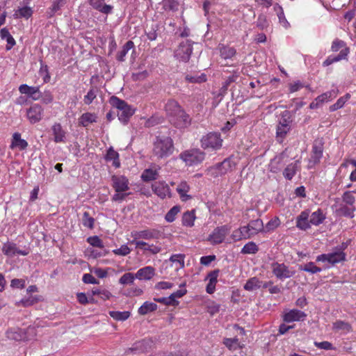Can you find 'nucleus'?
I'll return each instance as SVG.
<instances>
[{"label": "nucleus", "mask_w": 356, "mask_h": 356, "mask_svg": "<svg viewBox=\"0 0 356 356\" xmlns=\"http://www.w3.org/2000/svg\"><path fill=\"white\" fill-rule=\"evenodd\" d=\"M332 330L341 334H346L353 332V327L348 322L337 320L332 323Z\"/></svg>", "instance_id": "7c9ffc66"}, {"label": "nucleus", "mask_w": 356, "mask_h": 356, "mask_svg": "<svg viewBox=\"0 0 356 356\" xmlns=\"http://www.w3.org/2000/svg\"><path fill=\"white\" fill-rule=\"evenodd\" d=\"M87 242L92 247L99 248L100 249L104 248L103 241L97 236L88 237L87 238Z\"/></svg>", "instance_id": "69168bd1"}, {"label": "nucleus", "mask_w": 356, "mask_h": 356, "mask_svg": "<svg viewBox=\"0 0 356 356\" xmlns=\"http://www.w3.org/2000/svg\"><path fill=\"white\" fill-rule=\"evenodd\" d=\"M163 122V118L158 115H152L148 118L145 122V127H152L161 124Z\"/></svg>", "instance_id": "774afa93"}, {"label": "nucleus", "mask_w": 356, "mask_h": 356, "mask_svg": "<svg viewBox=\"0 0 356 356\" xmlns=\"http://www.w3.org/2000/svg\"><path fill=\"white\" fill-rule=\"evenodd\" d=\"M291 123L292 119L290 112L289 111L282 112L277 124L281 126H291Z\"/></svg>", "instance_id": "6e6d98bb"}, {"label": "nucleus", "mask_w": 356, "mask_h": 356, "mask_svg": "<svg viewBox=\"0 0 356 356\" xmlns=\"http://www.w3.org/2000/svg\"><path fill=\"white\" fill-rule=\"evenodd\" d=\"M350 94L346 93L344 96L337 99V102L331 105L329 108L330 111L333 112L344 106L345 104L350 99Z\"/></svg>", "instance_id": "de8ad7c7"}, {"label": "nucleus", "mask_w": 356, "mask_h": 356, "mask_svg": "<svg viewBox=\"0 0 356 356\" xmlns=\"http://www.w3.org/2000/svg\"><path fill=\"white\" fill-rule=\"evenodd\" d=\"M2 252L7 257H13L16 254L26 256L29 254V248L19 250L15 243L7 242L4 243L1 248Z\"/></svg>", "instance_id": "2eb2a0df"}, {"label": "nucleus", "mask_w": 356, "mask_h": 356, "mask_svg": "<svg viewBox=\"0 0 356 356\" xmlns=\"http://www.w3.org/2000/svg\"><path fill=\"white\" fill-rule=\"evenodd\" d=\"M28 147V143L21 138V134L15 132L12 136L11 144L10 148L11 149H18L20 151L24 150Z\"/></svg>", "instance_id": "bb28decb"}, {"label": "nucleus", "mask_w": 356, "mask_h": 356, "mask_svg": "<svg viewBox=\"0 0 356 356\" xmlns=\"http://www.w3.org/2000/svg\"><path fill=\"white\" fill-rule=\"evenodd\" d=\"M136 275L131 273H124L119 280V283L120 284H131L134 283L135 280Z\"/></svg>", "instance_id": "0e129e2a"}, {"label": "nucleus", "mask_w": 356, "mask_h": 356, "mask_svg": "<svg viewBox=\"0 0 356 356\" xmlns=\"http://www.w3.org/2000/svg\"><path fill=\"white\" fill-rule=\"evenodd\" d=\"M184 108L175 99H169L165 105V111L167 116L169 118V121L172 118H174L176 115L179 114Z\"/></svg>", "instance_id": "6ab92c4d"}, {"label": "nucleus", "mask_w": 356, "mask_h": 356, "mask_svg": "<svg viewBox=\"0 0 356 356\" xmlns=\"http://www.w3.org/2000/svg\"><path fill=\"white\" fill-rule=\"evenodd\" d=\"M258 251L259 248L257 245L254 242L250 241L243 247L241 250V253L243 254H256Z\"/></svg>", "instance_id": "864d4df0"}, {"label": "nucleus", "mask_w": 356, "mask_h": 356, "mask_svg": "<svg viewBox=\"0 0 356 356\" xmlns=\"http://www.w3.org/2000/svg\"><path fill=\"white\" fill-rule=\"evenodd\" d=\"M82 224L85 227L92 229L95 225V218L90 216L88 211H85L82 216Z\"/></svg>", "instance_id": "bf43d9fd"}, {"label": "nucleus", "mask_w": 356, "mask_h": 356, "mask_svg": "<svg viewBox=\"0 0 356 356\" xmlns=\"http://www.w3.org/2000/svg\"><path fill=\"white\" fill-rule=\"evenodd\" d=\"M109 315L115 321H125L128 319L131 313L128 311L119 312V311H110Z\"/></svg>", "instance_id": "603ef678"}, {"label": "nucleus", "mask_w": 356, "mask_h": 356, "mask_svg": "<svg viewBox=\"0 0 356 356\" xmlns=\"http://www.w3.org/2000/svg\"><path fill=\"white\" fill-rule=\"evenodd\" d=\"M238 76L235 74H232L227 78V79L223 83L221 88H220V93L221 94H225L228 90V87L229 85L234 82L236 81Z\"/></svg>", "instance_id": "338daca9"}, {"label": "nucleus", "mask_w": 356, "mask_h": 356, "mask_svg": "<svg viewBox=\"0 0 356 356\" xmlns=\"http://www.w3.org/2000/svg\"><path fill=\"white\" fill-rule=\"evenodd\" d=\"M196 219L195 210L192 209L184 212L182 215L181 222L183 226L192 227Z\"/></svg>", "instance_id": "e433bc0d"}, {"label": "nucleus", "mask_w": 356, "mask_h": 356, "mask_svg": "<svg viewBox=\"0 0 356 356\" xmlns=\"http://www.w3.org/2000/svg\"><path fill=\"white\" fill-rule=\"evenodd\" d=\"M105 160L108 162L112 161V165L115 168H119L121 165L120 155L118 152L114 150L113 147H110L105 156Z\"/></svg>", "instance_id": "2f4dec72"}, {"label": "nucleus", "mask_w": 356, "mask_h": 356, "mask_svg": "<svg viewBox=\"0 0 356 356\" xmlns=\"http://www.w3.org/2000/svg\"><path fill=\"white\" fill-rule=\"evenodd\" d=\"M105 0H88L89 4L96 10L108 15L112 13L113 6L104 3Z\"/></svg>", "instance_id": "5701e85b"}, {"label": "nucleus", "mask_w": 356, "mask_h": 356, "mask_svg": "<svg viewBox=\"0 0 356 356\" xmlns=\"http://www.w3.org/2000/svg\"><path fill=\"white\" fill-rule=\"evenodd\" d=\"M346 260V254L344 248L337 247L332 252L319 254L316 258V262H322L326 264L325 268H329Z\"/></svg>", "instance_id": "7ed1b4c3"}, {"label": "nucleus", "mask_w": 356, "mask_h": 356, "mask_svg": "<svg viewBox=\"0 0 356 356\" xmlns=\"http://www.w3.org/2000/svg\"><path fill=\"white\" fill-rule=\"evenodd\" d=\"M190 189L191 186L186 181H181L178 184L176 191L182 202H186L193 198L192 195L188 194Z\"/></svg>", "instance_id": "b1692460"}, {"label": "nucleus", "mask_w": 356, "mask_h": 356, "mask_svg": "<svg viewBox=\"0 0 356 356\" xmlns=\"http://www.w3.org/2000/svg\"><path fill=\"white\" fill-rule=\"evenodd\" d=\"M44 109L39 104H33L26 111V116L31 124L40 122L43 117Z\"/></svg>", "instance_id": "dca6fc26"}, {"label": "nucleus", "mask_w": 356, "mask_h": 356, "mask_svg": "<svg viewBox=\"0 0 356 356\" xmlns=\"http://www.w3.org/2000/svg\"><path fill=\"white\" fill-rule=\"evenodd\" d=\"M355 207H350L346 204H341L339 208L336 209L335 212L338 216H342L353 218L354 217Z\"/></svg>", "instance_id": "c9c22d12"}, {"label": "nucleus", "mask_w": 356, "mask_h": 356, "mask_svg": "<svg viewBox=\"0 0 356 356\" xmlns=\"http://www.w3.org/2000/svg\"><path fill=\"white\" fill-rule=\"evenodd\" d=\"M93 296H98L102 300H109L112 296V293L106 289L97 288L92 291Z\"/></svg>", "instance_id": "3c124183"}, {"label": "nucleus", "mask_w": 356, "mask_h": 356, "mask_svg": "<svg viewBox=\"0 0 356 356\" xmlns=\"http://www.w3.org/2000/svg\"><path fill=\"white\" fill-rule=\"evenodd\" d=\"M235 163L229 159H225L222 162L216 164V165L213 166V168L211 170H218L219 173L215 174L214 177H217L218 176H222L223 175H225L229 171L232 170V169L235 167Z\"/></svg>", "instance_id": "aec40b11"}, {"label": "nucleus", "mask_w": 356, "mask_h": 356, "mask_svg": "<svg viewBox=\"0 0 356 356\" xmlns=\"http://www.w3.org/2000/svg\"><path fill=\"white\" fill-rule=\"evenodd\" d=\"M33 13V11L31 7L24 6L17 10L13 16L15 18L24 17L29 19L32 16Z\"/></svg>", "instance_id": "49530a36"}, {"label": "nucleus", "mask_w": 356, "mask_h": 356, "mask_svg": "<svg viewBox=\"0 0 356 356\" xmlns=\"http://www.w3.org/2000/svg\"><path fill=\"white\" fill-rule=\"evenodd\" d=\"M98 88L92 86L87 94L84 96L83 102L86 105H90L93 100L97 97Z\"/></svg>", "instance_id": "13d9d810"}, {"label": "nucleus", "mask_w": 356, "mask_h": 356, "mask_svg": "<svg viewBox=\"0 0 356 356\" xmlns=\"http://www.w3.org/2000/svg\"><path fill=\"white\" fill-rule=\"evenodd\" d=\"M173 140L170 136H156L153 143L152 154L157 159L170 156L174 152Z\"/></svg>", "instance_id": "f257e3e1"}, {"label": "nucleus", "mask_w": 356, "mask_h": 356, "mask_svg": "<svg viewBox=\"0 0 356 356\" xmlns=\"http://www.w3.org/2000/svg\"><path fill=\"white\" fill-rule=\"evenodd\" d=\"M309 210L302 211L296 218V227L301 230H307L310 228Z\"/></svg>", "instance_id": "393cba45"}, {"label": "nucleus", "mask_w": 356, "mask_h": 356, "mask_svg": "<svg viewBox=\"0 0 356 356\" xmlns=\"http://www.w3.org/2000/svg\"><path fill=\"white\" fill-rule=\"evenodd\" d=\"M170 122L178 129H185L189 127L192 123V118L183 109L179 114L172 118Z\"/></svg>", "instance_id": "9d476101"}, {"label": "nucleus", "mask_w": 356, "mask_h": 356, "mask_svg": "<svg viewBox=\"0 0 356 356\" xmlns=\"http://www.w3.org/2000/svg\"><path fill=\"white\" fill-rule=\"evenodd\" d=\"M185 79L188 83H201L206 82L207 80V75L204 73H202L201 74H187L185 76Z\"/></svg>", "instance_id": "8fccbe9b"}, {"label": "nucleus", "mask_w": 356, "mask_h": 356, "mask_svg": "<svg viewBox=\"0 0 356 356\" xmlns=\"http://www.w3.org/2000/svg\"><path fill=\"white\" fill-rule=\"evenodd\" d=\"M299 269L300 270L308 272L312 274L320 273L322 270L321 268L316 266L315 264L312 261L308 262L306 264H305L304 266H300Z\"/></svg>", "instance_id": "4d7b16f0"}, {"label": "nucleus", "mask_w": 356, "mask_h": 356, "mask_svg": "<svg viewBox=\"0 0 356 356\" xmlns=\"http://www.w3.org/2000/svg\"><path fill=\"white\" fill-rule=\"evenodd\" d=\"M193 52V42L186 40L179 44L175 51V56L181 62L187 63Z\"/></svg>", "instance_id": "6e6552de"}, {"label": "nucleus", "mask_w": 356, "mask_h": 356, "mask_svg": "<svg viewBox=\"0 0 356 356\" xmlns=\"http://www.w3.org/2000/svg\"><path fill=\"white\" fill-rule=\"evenodd\" d=\"M97 116L95 113H84L79 119V124L84 127H87L90 124L96 122Z\"/></svg>", "instance_id": "4c0bfd02"}, {"label": "nucleus", "mask_w": 356, "mask_h": 356, "mask_svg": "<svg viewBox=\"0 0 356 356\" xmlns=\"http://www.w3.org/2000/svg\"><path fill=\"white\" fill-rule=\"evenodd\" d=\"M160 170V167L158 168H151L145 169L142 175H141V179L143 181L145 182H148L150 181H154L157 179L159 177V170Z\"/></svg>", "instance_id": "f704fd0d"}, {"label": "nucleus", "mask_w": 356, "mask_h": 356, "mask_svg": "<svg viewBox=\"0 0 356 356\" xmlns=\"http://www.w3.org/2000/svg\"><path fill=\"white\" fill-rule=\"evenodd\" d=\"M271 268L275 276L280 280L289 278L295 274V271L289 270L284 264L274 262L271 265Z\"/></svg>", "instance_id": "ddd939ff"}, {"label": "nucleus", "mask_w": 356, "mask_h": 356, "mask_svg": "<svg viewBox=\"0 0 356 356\" xmlns=\"http://www.w3.org/2000/svg\"><path fill=\"white\" fill-rule=\"evenodd\" d=\"M51 130L55 143H65L66 132L60 123H54Z\"/></svg>", "instance_id": "c756f323"}, {"label": "nucleus", "mask_w": 356, "mask_h": 356, "mask_svg": "<svg viewBox=\"0 0 356 356\" xmlns=\"http://www.w3.org/2000/svg\"><path fill=\"white\" fill-rule=\"evenodd\" d=\"M180 206L175 205L172 207L165 214V220L168 222H172L175 221L177 215L180 212Z\"/></svg>", "instance_id": "5fc2aeb1"}, {"label": "nucleus", "mask_w": 356, "mask_h": 356, "mask_svg": "<svg viewBox=\"0 0 356 356\" xmlns=\"http://www.w3.org/2000/svg\"><path fill=\"white\" fill-rule=\"evenodd\" d=\"M325 217L321 209L313 212L311 215L309 214V222L311 225H319L325 220Z\"/></svg>", "instance_id": "79ce46f5"}, {"label": "nucleus", "mask_w": 356, "mask_h": 356, "mask_svg": "<svg viewBox=\"0 0 356 356\" xmlns=\"http://www.w3.org/2000/svg\"><path fill=\"white\" fill-rule=\"evenodd\" d=\"M131 243L134 244L136 248H139L144 251H147L153 254H158L161 252V247L154 244H149L145 241L140 240H132Z\"/></svg>", "instance_id": "412c9836"}, {"label": "nucleus", "mask_w": 356, "mask_h": 356, "mask_svg": "<svg viewBox=\"0 0 356 356\" xmlns=\"http://www.w3.org/2000/svg\"><path fill=\"white\" fill-rule=\"evenodd\" d=\"M349 164H351L355 168V170L350 173V180L351 181H356V160L347 159L341 164V168H347Z\"/></svg>", "instance_id": "680f3d73"}, {"label": "nucleus", "mask_w": 356, "mask_h": 356, "mask_svg": "<svg viewBox=\"0 0 356 356\" xmlns=\"http://www.w3.org/2000/svg\"><path fill=\"white\" fill-rule=\"evenodd\" d=\"M248 226L250 229V234H252V236L264 230L263 221L259 218L251 220L248 223Z\"/></svg>", "instance_id": "a19ab883"}, {"label": "nucleus", "mask_w": 356, "mask_h": 356, "mask_svg": "<svg viewBox=\"0 0 356 356\" xmlns=\"http://www.w3.org/2000/svg\"><path fill=\"white\" fill-rule=\"evenodd\" d=\"M291 129V126H281L277 124L276 127V139L277 142L282 143L284 140L286 138L287 134Z\"/></svg>", "instance_id": "58836bf2"}, {"label": "nucleus", "mask_w": 356, "mask_h": 356, "mask_svg": "<svg viewBox=\"0 0 356 356\" xmlns=\"http://www.w3.org/2000/svg\"><path fill=\"white\" fill-rule=\"evenodd\" d=\"M220 270L216 269L214 270L211 271L207 275V279L209 280V282L206 287V291L212 294L214 293L216 290V285L218 282V277L219 275Z\"/></svg>", "instance_id": "cd10ccee"}, {"label": "nucleus", "mask_w": 356, "mask_h": 356, "mask_svg": "<svg viewBox=\"0 0 356 356\" xmlns=\"http://www.w3.org/2000/svg\"><path fill=\"white\" fill-rule=\"evenodd\" d=\"M229 232V228L227 225L218 227L209 236L208 241L213 245L220 244L223 242Z\"/></svg>", "instance_id": "f8f14e48"}, {"label": "nucleus", "mask_w": 356, "mask_h": 356, "mask_svg": "<svg viewBox=\"0 0 356 356\" xmlns=\"http://www.w3.org/2000/svg\"><path fill=\"white\" fill-rule=\"evenodd\" d=\"M155 275V269L152 266H145L140 268L136 273V277L139 280H151Z\"/></svg>", "instance_id": "473e14b6"}, {"label": "nucleus", "mask_w": 356, "mask_h": 356, "mask_svg": "<svg viewBox=\"0 0 356 356\" xmlns=\"http://www.w3.org/2000/svg\"><path fill=\"white\" fill-rule=\"evenodd\" d=\"M111 105L119 110L118 113V119L124 124H127L130 118L134 114L135 110L131 108L125 101L112 96L109 100Z\"/></svg>", "instance_id": "39448f33"}, {"label": "nucleus", "mask_w": 356, "mask_h": 356, "mask_svg": "<svg viewBox=\"0 0 356 356\" xmlns=\"http://www.w3.org/2000/svg\"><path fill=\"white\" fill-rule=\"evenodd\" d=\"M152 190L155 195L162 200L172 197L171 189L165 181H155L152 184Z\"/></svg>", "instance_id": "9b49d317"}, {"label": "nucleus", "mask_w": 356, "mask_h": 356, "mask_svg": "<svg viewBox=\"0 0 356 356\" xmlns=\"http://www.w3.org/2000/svg\"><path fill=\"white\" fill-rule=\"evenodd\" d=\"M41 300H42L41 296H31L27 298H23L20 301V303L24 307H29V306L33 305L34 304H35Z\"/></svg>", "instance_id": "e2e57ef3"}, {"label": "nucleus", "mask_w": 356, "mask_h": 356, "mask_svg": "<svg viewBox=\"0 0 356 356\" xmlns=\"http://www.w3.org/2000/svg\"><path fill=\"white\" fill-rule=\"evenodd\" d=\"M159 232L154 229H145L140 231H132L131 236L134 238L133 240L145 239L151 240L158 238Z\"/></svg>", "instance_id": "f3484780"}, {"label": "nucleus", "mask_w": 356, "mask_h": 356, "mask_svg": "<svg viewBox=\"0 0 356 356\" xmlns=\"http://www.w3.org/2000/svg\"><path fill=\"white\" fill-rule=\"evenodd\" d=\"M154 343L152 339L149 338H145L135 342L131 347L127 348L125 350V353H145L152 350L154 348Z\"/></svg>", "instance_id": "1a4fd4ad"}, {"label": "nucleus", "mask_w": 356, "mask_h": 356, "mask_svg": "<svg viewBox=\"0 0 356 356\" xmlns=\"http://www.w3.org/2000/svg\"><path fill=\"white\" fill-rule=\"evenodd\" d=\"M157 308L158 306L156 303L146 301L139 307L138 312L140 315H145L149 312L156 311Z\"/></svg>", "instance_id": "a18cd8bd"}, {"label": "nucleus", "mask_w": 356, "mask_h": 356, "mask_svg": "<svg viewBox=\"0 0 356 356\" xmlns=\"http://www.w3.org/2000/svg\"><path fill=\"white\" fill-rule=\"evenodd\" d=\"M323 153V143L321 140H315L312 150L311 159L309 160V168L320 163Z\"/></svg>", "instance_id": "4468645a"}, {"label": "nucleus", "mask_w": 356, "mask_h": 356, "mask_svg": "<svg viewBox=\"0 0 356 356\" xmlns=\"http://www.w3.org/2000/svg\"><path fill=\"white\" fill-rule=\"evenodd\" d=\"M111 181L112 186L115 191L111 200L113 202H121L129 195V193H126L129 190V179L124 175H113Z\"/></svg>", "instance_id": "f03ea898"}, {"label": "nucleus", "mask_w": 356, "mask_h": 356, "mask_svg": "<svg viewBox=\"0 0 356 356\" xmlns=\"http://www.w3.org/2000/svg\"><path fill=\"white\" fill-rule=\"evenodd\" d=\"M300 161L297 160L294 163L289 164L284 170V177L288 180H291L300 169Z\"/></svg>", "instance_id": "72a5a7b5"}, {"label": "nucleus", "mask_w": 356, "mask_h": 356, "mask_svg": "<svg viewBox=\"0 0 356 356\" xmlns=\"http://www.w3.org/2000/svg\"><path fill=\"white\" fill-rule=\"evenodd\" d=\"M340 50L337 56H329L323 63L324 67L330 65L331 64L347 59L350 53V49L346 46V43L338 38L333 40L331 46V51L337 52Z\"/></svg>", "instance_id": "20e7f679"}, {"label": "nucleus", "mask_w": 356, "mask_h": 356, "mask_svg": "<svg viewBox=\"0 0 356 356\" xmlns=\"http://www.w3.org/2000/svg\"><path fill=\"white\" fill-rule=\"evenodd\" d=\"M223 344L229 350H236L238 349H241L243 347V345H241L239 342V340L237 337L234 338H225L223 339Z\"/></svg>", "instance_id": "ea45409f"}, {"label": "nucleus", "mask_w": 356, "mask_h": 356, "mask_svg": "<svg viewBox=\"0 0 356 356\" xmlns=\"http://www.w3.org/2000/svg\"><path fill=\"white\" fill-rule=\"evenodd\" d=\"M19 92L21 94L27 95L33 101L39 100L42 97V92L39 86H29L24 83L19 86Z\"/></svg>", "instance_id": "a211bd4d"}, {"label": "nucleus", "mask_w": 356, "mask_h": 356, "mask_svg": "<svg viewBox=\"0 0 356 356\" xmlns=\"http://www.w3.org/2000/svg\"><path fill=\"white\" fill-rule=\"evenodd\" d=\"M218 49L220 56L225 60L232 59L236 54V49L234 47L224 44H219Z\"/></svg>", "instance_id": "c85d7f7f"}, {"label": "nucleus", "mask_w": 356, "mask_h": 356, "mask_svg": "<svg viewBox=\"0 0 356 356\" xmlns=\"http://www.w3.org/2000/svg\"><path fill=\"white\" fill-rule=\"evenodd\" d=\"M353 191H346L343 193L341 197L343 203L350 207H355V197L353 195Z\"/></svg>", "instance_id": "052dcab7"}, {"label": "nucleus", "mask_w": 356, "mask_h": 356, "mask_svg": "<svg viewBox=\"0 0 356 356\" xmlns=\"http://www.w3.org/2000/svg\"><path fill=\"white\" fill-rule=\"evenodd\" d=\"M307 316L304 312L298 309H291L283 316V321L286 323L303 321Z\"/></svg>", "instance_id": "4be33fe9"}, {"label": "nucleus", "mask_w": 356, "mask_h": 356, "mask_svg": "<svg viewBox=\"0 0 356 356\" xmlns=\"http://www.w3.org/2000/svg\"><path fill=\"white\" fill-rule=\"evenodd\" d=\"M205 157V154L198 149H191L182 152L179 154L181 159L187 165H193L200 163Z\"/></svg>", "instance_id": "423d86ee"}, {"label": "nucleus", "mask_w": 356, "mask_h": 356, "mask_svg": "<svg viewBox=\"0 0 356 356\" xmlns=\"http://www.w3.org/2000/svg\"><path fill=\"white\" fill-rule=\"evenodd\" d=\"M161 5L165 11H177L179 3L177 0H162Z\"/></svg>", "instance_id": "09e8293b"}, {"label": "nucleus", "mask_w": 356, "mask_h": 356, "mask_svg": "<svg viewBox=\"0 0 356 356\" xmlns=\"http://www.w3.org/2000/svg\"><path fill=\"white\" fill-rule=\"evenodd\" d=\"M134 48V43L131 40L127 41L122 47V49L118 53L116 58L118 61L122 62L128 51Z\"/></svg>", "instance_id": "37998d69"}, {"label": "nucleus", "mask_w": 356, "mask_h": 356, "mask_svg": "<svg viewBox=\"0 0 356 356\" xmlns=\"http://www.w3.org/2000/svg\"><path fill=\"white\" fill-rule=\"evenodd\" d=\"M286 155L284 153L276 156L269 163V170L273 173H278L285 164L284 159Z\"/></svg>", "instance_id": "a878e982"}, {"label": "nucleus", "mask_w": 356, "mask_h": 356, "mask_svg": "<svg viewBox=\"0 0 356 356\" xmlns=\"http://www.w3.org/2000/svg\"><path fill=\"white\" fill-rule=\"evenodd\" d=\"M201 147L206 149L216 150L220 149L222 145L221 135L218 132H210L201 138Z\"/></svg>", "instance_id": "0eeeda50"}, {"label": "nucleus", "mask_w": 356, "mask_h": 356, "mask_svg": "<svg viewBox=\"0 0 356 356\" xmlns=\"http://www.w3.org/2000/svg\"><path fill=\"white\" fill-rule=\"evenodd\" d=\"M261 284H263V283L261 281H259V280L257 277H254L249 279L246 282L243 288L246 291H254V290L259 289L260 287H262Z\"/></svg>", "instance_id": "c03bdc74"}]
</instances>
